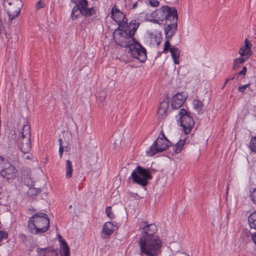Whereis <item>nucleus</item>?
Masks as SVG:
<instances>
[{
    "label": "nucleus",
    "instance_id": "obj_1",
    "mask_svg": "<svg viewBox=\"0 0 256 256\" xmlns=\"http://www.w3.org/2000/svg\"><path fill=\"white\" fill-rule=\"evenodd\" d=\"M143 228V235L139 238L140 256H158L162 252V242L157 235H154L157 228L154 224H147Z\"/></svg>",
    "mask_w": 256,
    "mask_h": 256
},
{
    "label": "nucleus",
    "instance_id": "obj_2",
    "mask_svg": "<svg viewBox=\"0 0 256 256\" xmlns=\"http://www.w3.org/2000/svg\"><path fill=\"white\" fill-rule=\"evenodd\" d=\"M157 23L165 20L164 32L166 36L174 34L178 27V12L176 8L164 6L156 10Z\"/></svg>",
    "mask_w": 256,
    "mask_h": 256
},
{
    "label": "nucleus",
    "instance_id": "obj_3",
    "mask_svg": "<svg viewBox=\"0 0 256 256\" xmlns=\"http://www.w3.org/2000/svg\"><path fill=\"white\" fill-rule=\"evenodd\" d=\"M50 227V220L44 213H38L30 217L28 222V228L33 234H41Z\"/></svg>",
    "mask_w": 256,
    "mask_h": 256
},
{
    "label": "nucleus",
    "instance_id": "obj_4",
    "mask_svg": "<svg viewBox=\"0 0 256 256\" xmlns=\"http://www.w3.org/2000/svg\"><path fill=\"white\" fill-rule=\"evenodd\" d=\"M152 178L149 168H144L138 166L132 172L130 178H132L134 183L144 187L148 185V180Z\"/></svg>",
    "mask_w": 256,
    "mask_h": 256
},
{
    "label": "nucleus",
    "instance_id": "obj_5",
    "mask_svg": "<svg viewBox=\"0 0 256 256\" xmlns=\"http://www.w3.org/2000/svg\"><path fill=\"white\" fill-rule=\"evenodd\" d=\"M172 144L166 137L162 131H161L158 138L153 144L146 150V154L148 156H153L156 154L166 150Z\"/></svg>",
    "mask_w": 256,
    "mask_h": 256
},
{
    "label": "nucleus",
    "instance_id": "obj_6",
    "mask_svg": "<svg viewBox=\"0 0 256 256\" xmlns=\"http://www.w3.org/2000/svg\"><path fill=\"white\" fill-rule=\"evenodd\" d=\"M180 118L178 122L183 128L186 134H189L193 128L194 122L190 116V112H187L184 108L180 110L179 112Z\"/></svg>",
    "mask_w": 256,
    "mask_h": 256
},
{
    "label": "nucleus",
    "instance_id": "obj_7",
    "mask_svg": "<svg viewBox=\"0 0 256 256\" xmlns=\"http://www.w3.org/2000/svg\"><path fill=\"white\" fill-rule=\"evenodd\" d=\"M114 39L118 45L123 48L128 47L130 48L136 41L134 36L130 35L128 30L120 32L114 36Z\"/></svg>",
    "mask_w": 256,
    "mask_h": 256
},
{
    "label": "nucleus",
    "instance_id": "obj_8",
    "mask_svg": "<svg viewBox=\"0 0 256 256\" xmlns=\"http://www.w3.org/2000/svg\"><path fill=\"white\" fill-rule=\"evenodd\" d=\"M130 51L132 57L138 60L140 62H144L146 60V48L137 41L130 46Z\"/></svg>",
    "mask_w": 256,
    "mask_h": 256
},
{
    "label": "nucleus",
    "instance_id": "obj_9",
    "mask_svg": "<svg viewBox=\"0 0 256 256\" xmlns=\"http://www.w3.org/2000/svg\"><path fill=\"white\" fill-rule=\"evenodd\" d=\"M8 4L9 7L7 8V14L9 20L12 21L19 16L22 6V2L20 0H10Z\"/></svg>",
    "mask_w": 256,
    "mask_h": 256
},
{
    "label": "nucleus",
    "instance_id": "obj_10",
    "mask_svg": "<svg viewBox=\"0 0 256 256\" xmlns=\"http://www.w3.org/2000/svg\"><path fill=\"white\" fill-rule=\"evenodd\" d=\"M95 14L96 11L93 8H90L88 10H85L79 8L78 6H74L72 10L70 18L72 20H76L83 16L88 17Z\"/></svg>",
    "mask_w": 256,
    "mask_h": 256
},
{
    "label": "nucleus",
    "instance_id": "obj_11",
    "mask_svg": "<svg viewBox=\"0 0 256 256\" xmlns=\"http://www.w3.org/2000/svg\"><path fill=\"white\" fill-rule=\"evenodd\" d=\"M187 98L186 94L185 92L178 93L174 96L171 106L174 109H178L180 108L184 104Z\"/></svg>",
    "mask_w": 256,
    "mask_h": 256
},
{
    "label": "nucleus",
    "instance_id": "obj_12",
    "mask_svg": "<svg viewBox=\"0 0 256 256\" xmlns=\"http://www.w3.org/2000/svg\"><path fill=\"white\" fill-rule=\"evenodd\" d=\"M18 144L20 150L24 153H28L31 149L30 137L20 136L18 139Z\"/></svg>",
    "mask_w": 256,
    "mask_h": 256
},
{
    "label": "nucleus",
    "instance_id": "obj_13",
    "mask_svg": "<svg viewBox=\"0 0 256 256\" xmlns=\"http://www.w3.org/2000/svg\"><path fill=\"white\" fill-rule=\"evenodd\" d=\"M111 16L120 26L124 27L127 24V18L122 12H118V14L114 13Z\"/></svg>",
    "mask_w": 256,
    "mask_h": 256
},
{
    "label": "nucleus",
    "instance_id": "obj_14",
    "mask_svg": "<svg viewBox=\"0 0 256 256\" xmlns=\"http://www.w3.org/2000/svg\"><path fill=\"white\" fill-rule=\"evenodd\" d=\"M59 241L60 242V255L61 256H70V248L66 241L62 237L59 235Z\"/></svg>",
    "mask_w": 256,
    "mask_h": 256
},
{
    "label": "nucleus",
    "instance_id": "obj_15",
    "mask_svg": "<svg viewBox=\"0 0 256 256\" xmlns=\"http://www.w3.org/2000/svg\"><path fill=\"white\" fill-rule=\"evenodd\" d=\"M252 44L248 41V38L244 40V45L242 46L239 50V54L241 56H249L251 55Z\"/></svg>",
    "mask_w": 256,
    "mask_h": 256
},
{
    "label": "nucleus",
    "instance_id": "obj_16",
    "mask_svg": "<svg viewBox=\"0 0 256 256\" xmlns=\"http://www.w3.org/2000/svg\"><path fill=\"white\" fill-rule=\"evenodd\" d=\"M169 106V102L163 100L160 102L158 110V116L162 118H165L167 116V110Z\"/></svg>",
    "mask_w": 256,
    "mask_h": 256
},
{
    "label": "nucleus",
    "instance_id": "obj_17",
    "mask_svg": "<svg viewBox=\"0 0 256 256\" xmlns=\"http://www.w3.org/2000/svg\"><path fill=\"white\" fill-rule=\"evenodd\" d=\"M117 226L111 222H106L103 226V234L107 236L111 235L116 230Z\"/></svg>",
    "mask_w": 256,
    "mask_h": 256
},
{
    "label": "nucleus",
    "instance_id": "obj_18",
    "mask_svg": "<svg viewBox=\"0 0 256 256\" xmlns=\"http://www.w3.org/2000/svg\"><path fill=\"white\" fill-rule=\"evenodd\" d=\"M15 168L14 166H12L8 170H2V172H0V174L3 178L9 180L15 177Z\"/></svg>",
    "mask_w": 256,
    "mask_h": 256
},
{
    "label": "nucleus",
    "instance_id": "obj_19",
    "mask_svg": "<svg viewBox=\"0 0 256 256\" xmlns=\"http://www.w3.org/2000/svg\"><path fill=\"white\" fill-rule=\"evenodd\" d=\"M171 56L173 59L174 62L176 64H179V58L180 54V51L178 48L172 46L170 50Z\"/></svg>",
    "mask_w": 256,
    "mask_h": 256
},
{
    "label": "nucleus",
    "instance_id": "obj_20",
    "mask_svg": "<svg viewBox=\"0 0 256 256\" xmlns=\"http://www.w3.org/2000/svg\"><path fill=\"white\" fill-rule=\"evenodd\" d=\"M140 26V22H137L136 20H132L129 23L128 28L126 30H128L129 34L131 36H134L136 30Z\"/></svg>",
    "mask_w": 256,
    "mask_h": 256
},
{
    "label": "nucleus",
    "instance_id": "obj_21",
    "mask_svg": "<svg viewBox=\"0 0 256 256\" xmlns=\"http://www.w3.org/2000/svg\"><path fill=\"white\" fill-rule=\"evenodd\" d=\"M248 221L250 230L256 231V211L249 216Z\"/></svg>",
    "mask_w": 256,
    "mask_h": 256
},
{
    "label": "nucleus",
    "instance_id": "obj_22",
    "mask_svg": "<svg viewBox=\"0 0 256 256\" xmlns=\"http://www.w3.org/2000/svg\"><path fill=\"white\" fill-rule=\"evenodd\" d=\"M14 166L6 159L0 158V172Z\"/></svg>",
    "mask_w": 256,
    "mask_h": 256
},
{
    "label": "nucleus",
    "instance_id": "obj_23",
    "mask_svg": "<svg viewBox=\"0 0 256 256\" xmlns=\"http://www.w3.org/2000/svg\"><path fill=\"white\" fill-rule=\"evenodd\" d=\"M20 136H26L31 138V128L30 124H26L23 126L22 130L20 132Z\"/></svg>",
    "mask_w": 256,
    "mask_h": 256
},
{
    "label": "nucleus",
    "instance_id": "obj_24",
    "mask_svg": "<svg viewBox=\"0 0 256 256\" xmlns=\"http://www.w3.org/2000/svg\"><path fill=\"white\" fill-rule=\"evenodd\" d=\"M72 2L76 4L75 6H78L79 8L83 10H88V2L87 0H72Z\"/></svg>",
    "mask_w": 256,
    "mask_h": 256
},
{
    "label": "nucleus",
    "instance_id": "obj_25",
    "mask_svg": "<svg viewBox=\"0 0 256 256\" xmlns=\"http://www.w3.org/2000/svg\"><path fill=\"white\" fill-rule=\"evenodd\" d=\"M66 177L67 178H70L72 176L73 169L72 168V164L70 160H66Z\"/></svg>",
    "mask_w": 256,
    "mask_h": 256
},
{
    "label": "nucleus",
    "instance_id": "obj_26",
    "mask_svg": "<svg viewBox=\"0 0 256 256\" xmlns=\"http://www.w3.org/2000/svg\"><path fill=\"white\" fill-rule=\"evenodd\" d=\"M174 34L170 36V37H168V36H166V34H165V37L166 38V41L164 42V47L162 50V52L166 54L168 51L170 52V48L172 47L171 46V44H170V40L172 38V37L174 36Z\"/></svg>",
    "mask_w": 256,
    "mask_h": 256
},
{
    "label": "nucleus",
    "instance_id": "obj_27",
    "mask_svg": "<svg viewBox=\"0 0 256 256\" xmlns=\"http://www.w3.org/2000/svg\"><path fill=\"white\" fill-rule=\"evenodd\" d=\"M30 170H28L26 171H24L22 172V178L24 179V183L27 186L30 185L32 186V182L30 180Z\"/></svg>",
    "mask_w": 256,
    "mask_h": 256
},
{
    "label": "nucleus",
    "instance_id": "obj_28",
    "mask_svg": "<svg viewBox=\"0 0 256 256\" xmlns=\"http://www.w3.org/2000/svg\"><path fill=\"white\" fill-rule=\"evenodd\" d=\"M193 104L194 108L196 110L198 114L203 113L202 108L204 104L202 101L198 100H194Z\"/></svg>",
    "mask_w": 256,
    "mask_h": 256
},
{
    "label": "nucleus",
    "instance_id": "obj_29",
    "mask_svg": "<svg viewBox=\"0 0 256 256\" xmlns=\"http://www.w3.org/2000/svg\"><path fill=\"white\" fill-rule=\"evenodd\" d=\"M146 19L148 21L157 23L156 10L151 13H147L146 14Z\"/></svg>",
    "mask_w": 256,
    "mask_h": 256
},
{
    "label": "nucleus",
    "instance_id": "obj_30",
    "mask_svg": "<svg viewBox=\"0 0 256 256\" xmlns=\"http://www.w3.org/2000/svg\"><path fill=\"white\" fill-rule=\"evenodd\" d=\"M185 144L184 140H180L176 144L175 149L174 150L176 154L181 152Z\"/></svg>",
    "mask_w": 256,
    "mask_h": 256
},
{
    "label": "nucleus",
    "instance_id": "obj_31",
    "mask_svg": "<svg viewBox=\"0 0 256 256\" xmlns=\"http://www.w3.org/2000/svg\"><path fill=\"white\" fill-rule=\"evenodd\" d=\"M41 190L39 188L30 187L29 188L27 192L28 195L32 197L33 196L37 195L40 192Z\"/></svg>",
    "mask_w": 256,
    "mask_h": 256
},
{
    "label": "nucleus",
    "instance_id": "obj_32",
    "mask_svg": "<svg viewBox=\"0 0 256 256\" xmlns=\"http://www.w3.org/2000/svg\"><path fill=\"white\" fill-rule=\"evenodd\" d=\"M245 60L246 59L242 57L235 59L233 64V68L234 70H236L238 68L240 65V64H242Z\"/></svg>",
    "mask_w": 256,
    "mask_h": 256
},
{
    "label": "nucleus",
    "instance_id": "obj_33",
    "mask_svg": "<svg viewBox=\"0 0 256 256\" xmlns=\"http://www.w3.org/2000/svg\"><path fill=\"white\" fill-rule=\"evenodd\" d=\"M250 148L252 152H256V136L252 138L250 142Z\"/></svg>",
    "mask_w": 256,
    "mask_h": 256
},
{
    "label": "nucleus",
    "instance_id": "obj_34",
    "mask_svg": "<svg viewBox=\"0 0 256 256\" xmlns=\"http://www.w3.org/2000/svg\"><path fill=\"white\" fill-rule=\"evenodd\" d=\"M8 233L6 231L0 230V242L8 238Z\"/></svg>",
    "mask_w": 256,
    "mask_h": 256
},
{
    "label": "nucleus",
    "instance_id": "obj_35",
    "mask_svg": "<svg viewBox=\"0 0 256 256\" xmlns=\"http://www.w3.org/2000/svg\"><path fill=\"white\" fill-rule=\"evenodd\" d=\"M44 3L42 0H40L38 2H36V8L37 10H38L40 8H43L44 6Z\"/></svg>",
    "mask_w": 256,
    "mask_h": 256
},
{
    "label": "nucleus",
    "instance_id": "obj_36",
    "mask_svg": "<svg viewBox=\"0 0 256 256\" xmlns=\"http://www.w3.org/2000/svg\"><path fill=\"white\" fill-rule=\"evenodd\" d=\"M149 4L153 7H158L159 4L160 2L157 0H148Z\"/></svg>",
    "mask_w": 256,
    "mask_h": 256
},
{
    "label": "nucleus",
    "instance_id": "obj_37",
    "mask_svg": "<svg viewBox=\"0 0 256 256\" xmlns=\"http://www.w3.org/2000/svg\"><path fill=\"white\" fill-rule=\"evenodd\" d=\"M250 85V84L249 83V84H246L244 86H238V90L240 92L243 93L246 90V89L248 88Z\"/></svg>",
    "mask_w": 256,
    "mask_h": 256
},
{
    "label": "nucleus",
    "instance_id": "obj_38",
    "mask_svg": "<svg viewBox=\"0 0 256 256\" xmlns=\"http://www.w3.org/2000/svg\"><path fill=\"white\" fill-rule=\"evenodd\" d=\"M46 248H38L37 252L38 256H46Z\"/></svg>",
    "mask_w": 256,
    "mask_h": 256
},
{
    "label": "nucleus",
    "instance_id": "obj_39",
    "mask_svg": "<svg viewBox=\"0 0 256 256\" xmlns=\"http://www.w3.org/2000/svg\"><path fill=\"white\" fill-rule=\"evenodd\" d=\"M106 216L110 219H113L114 218V216L112 211V209H106Z\"/></svg>",
    "mask_w": 256,
    "mask_h": 256
},
{
    "label": "nucleus",
    "instance_id": "obj_40",
    "mask_svg": "<svg viewBox=\"0 0 256 256\" xmlns=\"http://www.w3.org/2000/svg\"><path fill=\"white\" fill-rule=\"evenodd\" d=\"M251 198L254 203L256 204V188H255L251 194Z\"/></svg>",
    "mask_w": 256,
    "mask_h": 256
},
{
    "label": "nucleus",
    "instance_id": "obj_41",
    "mask_svg": "<svg viewBox=\"0 0 256 256\" xmlns=\"http://www.w3.org/2000/svg\"><path fill=\"white\" fill-rule=\"evenodd\" d=\"M99 94L100 96L98 100L102 102L103 100H104L106 95L104 92H100Z\"/></svg>",
    "mask_w": 256,
    "mask_h": 256
},
{
    "label": "nucleus",
    "instance_id": "obj_42",
    "mask_svg": "<svg viewBox=\"0 0 256 256\" xmlns=\"http://www.w3.org/2000/svg\"><path fill=\"white\" fill-rule=\"evenodd\" d=\"M118 12H121L117 8L116 6L113 7L111 10V15L114 14H118Z\"/></svg>",
    "mask_w": 256,
    "mask_h": 256
},
{
    "label": "nucleus",
    "instance_id": "obj_43",
    "mask_svg": "<svg viewBox=\"0 0 256 256\" xmlns=\"http://www.w3.org/2000/svg\"><path fill=\"white\" fill-rule=\"evenodd\" d=\"M246 68L244 66L242 70L238 73V74L240 76H244L246 74Z\"/></svg>",
    "mask_w": 256,
    "mask_h": 256
},
{
    "label": "nucleus",
    "instance_id": "obj_44",
    "mask_svg": "<svg viewBox=\"0 0 256 256\" xmlns=\"http://www.w3.org/2000/svg\"><path fill=\"white\" fill-rule=\"evenodd\" d=\"M250 232L252 234V240L254 242L256 245V231H255V232L250 231Z\"/></svg>",
    "mask_w": 256,
    "mask_h": 256
},
{
    "label": "nucleus",
    "instance_id": "obj_45",
    "mask_svg": "<svg viewBox=\"0 0 256 256\" xmlns=\"http://www.w3.org/2000/svg\"><path fill=\"white\" fill-rule=\"evenodd\" d=\"M58 152H59L60 157V158H61L62 157V154H63V152H64V148H63V146H59Z\"/></svg>",
    "mask_w": 256,
    "mask_h": 256
},
{
    "label": "nucleus",
    "instance_id": "obj_46",
    "mask_svg": "<svg viewBox=\"0 0 256 256\" xmlns=\"http://www.w3.org/2000/svg\"><path fill=\"white\" fill-rule=\"evenodd\" d=\"M234 74L230 75L228 78H226V84H227L229 80H234Z\"/></svg>",
    "mask_w": 256,
    "mask_h": 256
},
{
    "label": "nucleus",
    "instance_id": "obj_47",
    "mask_svg": "<svg viewBox=\"0 0 256 256\" xmlns=\"http://www.w3.org/2000/svg\"><path fill=\"white\" fill-rule=\"evenodd\" d=\"M59 146H62V140L61 138H59L58 140Z\"/></svg>",
    "mask_w": 256,
    "mask_h": 256
},
{
    "label": "nucleus",
    "instance_id": "obj_48",
    "mask_svg": "<svg viewBox=\"0 0 256 256\" xmlns=\"http://www.w3.org/2000/svg\"><path fill=\"white\" fill-rule=\"evenodd\" d=\"M156 38H158L156 42H157V45L158 46L160 42H161V40H162V38L160 37H158Z\"/></svg>",
    "mask_w": 256,
    "mask_h": 256
},
{
    "label": "nucleus",
    "instance_id": "obj_49",
    "mask_svg": "<svg viewBox=\"0 0 256 256\" xmlns=\"http://www.w3.org/2000/svg\"><path fill=\"white\" fill-rule=\"evenodd\" d=\"M137 6H138V2H136L134 4L132 5V8H133V9L136 8L137 7Z\"/></svg>",
    "mask_w": 256,
    "mask_h": 256
},
{
    "label": "nucleus",
    "instance_id": "obj_50",
    "mask_svg": "<svg viewBox=\"0 0 256 256\" xmlns=\"http://www.w3.org/2000/svg\"><path fill=\"white\" fill-rule=\"evenodd\" d=\"M230 210H227L226 212V216H227V218H228V215L230 214Z\"/></svg>",
    "mask_w": 256,
    "mask_h": 256
},
{
    "label": "nucleus",
    "instance_id": "obj_51",
    "mask_svg": "<svg viewBox=\"0 0 256 256\" xmlns=\"http://www.w3.org/2000/svg\"><path fill=\"white\" fill-rule=\"evenodd\" d=\"M226 84V82H225L224 86H222V88H224Z\"/></svg>",
    "mask_w": 256,
    "mask_h": 256
},
{
    "label": "nucleus",
    "instance_id": "obj_52",
    "mask_svg": "<svg viewBox=\"0 0 256 256\" xmlns=\"http://www.w3.org/2000/svg\"><path fill=\"white\" fill-rule=\"evenodd\" d=\"M106 208H111V207L110 206H107Z\"/></svg>",
    "mask_w": 256,
    "mask_h": 256
},
{
    "label": "nucleus",
    "instance_id": "obj_53",
    "mask_svg": "<svg viewBox=\"0 0 256 256\" xmlns=\"http://www.w3.org/2000/svg\"><path fill=\"white\" fill-rule=\"evenodd\" d=\"M72 208V206H69V208Z\"/></svg>",
    "mask_w": 256,
    "mask_h": 256
},
{
    "label": "nucleus",
    "instance_id": "obj_54",
    "mask_svg": "<svg viewBox=\"0 0 256 256\" xmlns=\"http://www.w3.org/2000/svg\"><path fill=\"white\" fill-rule=\"evenodd\" d=\"M133 198V197H130V199H132Z\"/></svg>",
    "mask_w": 256,
    "mask_h": 256
}]
</instances>
